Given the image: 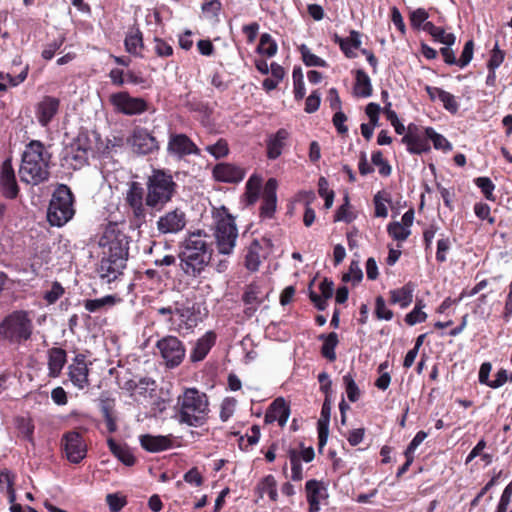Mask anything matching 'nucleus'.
<instances>
[{"mask_svg": "<svg viewBox=\"0 0 512 512\" xmlns=\"http://www.w3.org/2000/svg\"><path fill=\"white\" fill-rule=\"evenodd\" d=\"M52 154L41 141L32 140L22 154L19 176L22 182L37 185L49 178Z\"/></svg>", "mask_w": 512, "mask_h": 512, "instance_id": "1", "label": "nucleus"}, {"mask_svg": "<svg viewBox=\"0 0 512 512\" xmlns=\"http://www.w3.org/2000/svg\"><path fill=\"white\" fill-rule=\"evenodd\" d=\"M182 270L192 276L199 275L208 265L211 253L204 237L198 233H192L183 242L179 254Z\"/></svg>", "mask_w": 512, "mask_h": 512, "instance_id": "2", "label": "nucleus"}, {"mask_svg": "<svg viewBox=\"0 0 512 512\" xmlns=\"http://www.w3.org/2000/svg\"><path fill=\"white\" fill-rule=\"evenodd\" d=\"M100 245L107 251L103 252V258L100 261L98 273L102 280L110 283L122 274L126 266L127 248L123 243V238L115 237L112 240H106V237L100 240Z\"/></svg>", "mask_w": 512, "mask_h": 512, "instance_id": "3", "label": "nucleus"}, {"mask_svg": "<svg viewBox=\"0 0 512 512\" xmlns=\"http://www.w3.org/2000/svg\"><path fill=\"white\" fill-rule=\"evenodd\" d=\"M179 420L189 426H201L208 417L209 402L205 393L195 388L186 389L178 397Z\"/></svg>", "mask_w": 512, "mask_h": 512, "instance_id": "4", "label": "nucleus"}, {"mask_svg": "<svg viewBox=\"0 0 512 512\" xmlns=\"http://www.w3.org/2000/svg\"><path fill=\"white\" fill-rule=\"evenodd\" d=\"M176 188L171 175L160 170L153 171L146 182V206L156 211L162 210L172 200Z\"/></svg>", "mask_w": 512, "mask_h": 512, "instance_id": "5", "label": "nucleus"}, {"mask_svg": "<svg viewBox=\"0 0 512 512\" xmlns=\"http://www.w3.org/2000/svg\"><path fill=\"white\" fill-rule=\"evenodd\" d=\"M214 218L216 220L215 238L217 248L222 254H230L238 237L234 217L222 206L214 211Z\"/></svg>", "mask_w": 512, "mask_h": 512, "instance_id": "6", "label": "nucleus"}, {"mask_svg": "<svg viewBox=\"0 0 512 512\" xmlns=\"http://www.w3.org/2000/svg\"><path fill=\"white\" fill-rule=\"evenodd\" d=\"M73 215V195L66 185H61L53 193L47 211V219L51 225L61 227Z\"/></svg>", "mask_w": 512, "mask_h": 512, "instance_id": "7", "label": "nucleus"}, {"mask_svg": "<svg viewBox=\"0 0 512 512\" xmlns=\"http://www.w3.org/2000/svg\"><path fill=\"white\" fill-rule=\"evenodd\" d=\"M32 321L24 311H16L0 324V336L13 343H21L32 334Z\"/></svg>", "mask_w": 512, "mask_h": 512, "instance_id": "8", "label": "nucleus"}, {"mask_svg": "<svg viewBox=\"0 0 512 512\" xmlns=\"http://www.w3.org/2000/svg\"><path fill=\"white\" fill-rule=\"evenodd\" d=\"M430 128L423 127L414 123L407 126V131L402 138V143L407 147L410 154L421 155L431 150L430 146Z\"/></svg>", "mask_w": 512, "mask_h": 512, "instance_id": "9", "label": "nucleus"}, {"mask_svg": "<svg viewBox=\"0 0 512 512\" xmlns=\"http://www.w3.org/2000/svg\"><path fill=\"white\" fill-rule=\"evenodd\" d=\"M187 222L186 212L176 207L159 216L156 229L161 235H176L185 229Z\"/></svg>", "mask_w": 512, "mask_h": 512, "instance_id": "10", "label": "nucleus"}, {"mask_svg": "<svg viewBox=\"0 0 512 512\" xmlns=\"http://www.w3.org/2000/svg\"><path fill=\"white\" fill-rule=\"evenodd\" d=\"M157 349L166 365L178 366L185 357V348L182 342L175 336H165L158 340Z\"/></svg>", "mask_w": 512, "mask_h": 512, "instance_id": "11", "label": "nucleus"}, {"mask_svg": "<svg viewBox=\"0 0 512 512\" xmlns=\"http://www.w3.org/2000/svg\"><path fill=\"white\" fill-rule=\"evenodd\" d=\"M90 150L88 136L79 134L75 141L65 149L64 161L72 168L79 169L86 164Z\"/></svg>", "mask_w": 512, "mask_h": 512, "instance_id": "12", "label": "nucleus"}, {"mask_svg": "<svg viewBox=\"0 0 512 512\" xmlns=\"http://www.w3.org/2000/svg\"><path fill=\"white\" fill-rule=\"evenodd\" d=\"M126 202L132 210L134 222L140 226L146 218L147 206L145 204L144 189L138 182H132L126 194Z\"/></svg>", "mask_w": 512, "mask_h": 512, "instance_id": "13", "label": "nucleus"}, {"mask_svg": "<svg viewBox=\"0 0 512 512\" xmlns=\"http://www.w3.org/2000/svg\"><path fill=\"white\" fill-rule=\"evenodd\" d=\"M110 100L119 112L126 115H137L147 110V103L144 99L131 97L126 92L113 94Z\"/></svg>", "mask_w": 512, "mask_h": 512, "instance_id": "14", "label": "nucleus"}, {"mask_svg": "<svg viewBox=\"0 0 512 512\" xmlns=\"http://www.w3.org/2000/svg\"><path fill=\"white\" fill-rule=\"evenodd\" d=\"M67 459L72 463H79L86 456V445L82 436L75 431L66 433L62 439Z\"/></svg>", "mask_w": 512, "mask_h": 512, "instance_id": "15", "label": "nucleus"}, {"mask_svg": "<svg viewBox=\"0 0 512 512\" xmlns=\"http://www.w3.org/2000/svg\"><path fill=\"white\" fill-rule=\"evenodd\" d=\"M272 246L273 244L268 238H263L262 243L258 240H254L249 246L246 254V268L252 272L257 271L262 262V259H265L267 256L268 252L265 250H271Z\"/></svg>", "mask_w": 512, "mask_h": 512, "instance_id": "16", "label": "nucleus"}, {"mask_svg": "<svg viewBox=\"0 0 512 512\" xmlns=\"http://www.w3.org/2000/svg\"><path fill=\"white\" fill-rule=\"evenodd\" d=\"M133 150L138 154H149L158 149V142L144 128H136L129 139Z\"/></svg>", "mask_w": 512, "mask_h": 512, "instance_id": "17", "label": "nucleus"}, {"mask_svg": "<svg viewBox=\"0 0 512 512\" xmlns=\"http://www.w3.org/2000/svg\"><path fill=\"white\" fill-rule=\"evenodd\" d=\"M0 184L4 195L8 198H14L18 194V185L15 173L11 164V160L7 159L3 162L0 176Z\"/></svg>", "mask_w": 512, "mask_h": 512, "instance_id": "18", "label": "nucleus"}, {"mask_svg": "<svg viewBox=\"0 0 512 512\" xmlns=\"http://www.w3.org/2000/svg\"><path fill=\"white\" fill-rule=\"evenodd\" d=\"M277 181L274 178H270L264 187L263 191V204L261 206V216L271 218L276 209L277 197H276Z\"/></svg>", "mask_w": 512, "mask_h": 512, "instance_id": "19", "label": "nucleus"}, {"mask_svg": "<svg viewBox=\"0 0 512 512\" xmlns=\"http://www.w3.org/2000/svg\"><path fill=\"white\" fill-rule=\"evenodd\" d=\"M168 151L177 156L197 153L196 145L184 134H176L170 137Z\"/></svg>", "mask_w": 512, "mask_h": 512, "instance_id": "20", "label": "nucleus"}, {"mask_svg": "<svg viewBox=\"0 0 512 512\" xmlns=\"http://www.w3.org/2000/svg\"><path fill=\"white\" fill-rule=\"evenodd\" d=\"M213 176L221 182H239L244 177V170L229 163H221L213 169Z\"/></svg>", "mask_w": 512, "mask_h": 512, "instance_id": "21", "label": "nucleus"}, {"mask_svg": "<svg viewBox=\"0 0 512 512\" xmlns=\"http://www.w3.org/2000/svg\"><path fill=\"white\" fill-rule=\"evenodd\" d=\"M88 367L84 361V357L78 355L74 359V363L69 366V376L75 386L83 389L88 385Z\"/></svg>", "mask_w": 512, "mask_h": 512, "instance_id": "22", "label": "nucleus"}, {"mask_svg": "<svg viewBox=\"0 0 512 512\" xmlns=\"http://www.w3.org/2000/svg\"><path fill=\"white\" fill-rule=\"evenodd\" d=\"M290 409L287 406L285 400L283 398L276 399L265 415V422L272 423L274 421H278L280 426H284L289 418Z\"/></svg>", "mask_w": 512, "mask_h": 512, "instance_id": "23", "label": "nucleus"}, {"mask_svg": "<svg viewBox=\"0 0 512 512\" xmlns=\"http://www.w3.org/2000/svg\"><path fill=\"white\" fill-rule=\"evenodd\" d=\"M59 109V100L54 97H45L37 106V118L42 126H47Z\"/></svg>", "mask_w": 512, "mask_h": 512, "instance_id": "24", "label": "nucleus"}, {"mask_svg": "<svg viewBox=\"0 0 512 512\" xmlns=\"http://www.w3.org/2000/svg\"><path fill=\"white\" fill-rule=\"evenodd\" d=\"M243 301L247 305L245 314L248 317H252L263 302L260 287L256 284L249 285L243 295Z\"/></svg>", "mask_w": 512, "mask_h": 512, "instance_id": "25", "label": "nucleus"}, {"mask_svg": "<svg viewBox=\"0 0 512 512\" xmlns=\"http://www.w3.org/2000/svg\"><path fill=\"white\" fill-rule=\"evenodd\" d=\"M414 284L412 282L406 283L404 286L391 290L390 303L398 304L401 308L408 307L413 301Z\"/></svg>", "mask_w": 512, "mask_h": 512, "instance_id": "26", "label": "nucleus"}, {"mask_svg": "<svg viewBox=\"0 0 512 512\" xmlns=\"http://www.w3.org/2000/svg\"><path fill=\"white\" fill-rule=\"evenodd\" d=\"M215 343V335L212 332H207L203 337L198 339L196 342L191 354L190 359L193 362H198L203 360L212 346Z\"/></svg>", "mask_w": 512, "mask_h": 512, "instance_id": "27", "label": "nucleus"}, {"mask_svg": "<svg viewBox=\"0 0 512 512\" xmlns=\"http://www.w3.org/2000/svg\"><path fill=\"white\" fill-rule=\"evenodd\" d=\"M319 289L321 292V295H318L314 291H310V299L315 304V306L319 310H325L327 307V300L332 297L333 291H334V284L332 281L328 279H324L320 285Z\"/></svg>", "mask_w": 512, "mask_h": 512, "instance_id": "28", "label": "nucleus"}, {"mask_svg": "<svg viewBox=\"0 0 512 512\" xmlns=\"http://www.w3.org/2000/svg\"><path fill=\"white\" fill-rule=\"evenodd\" d=\"M66 363V352L61 348L48 351V369L51 377H57Z\"/></svg>", "mask_w": 512, "mask_h": 512, "instance_id": "29", "label": "nucleus"}, {"mask_svg": "<svg viewBox=\"0 0 512 512\" xmlns=\"http://www.w3.org/2000/svg\"><path fill=\"white\" fill-rule=\"evenodd\" d=\"M141 446L149 452H160L170 447L171 441L166 436L142 435L140 437Z\"/></svg>", "mask_w": 512, "mask_h": 512, "instance_id": "30", "label": "nucleus"}, {"mask_svg": "<svg viewBox=\"0 0 512 512\" xmlns=\"http://www.w3.org/2000/svg\"><path fill=\"white\" fill-rule=\"evenodd\" d=\"M380 106L375 103H369L366 107V114L369 117V123H363L361 125V132L364 138L369 140L373 135L374 127L378 124V114Z\"/></svg>", "mask_w": 512, "mask_h": 512, "instance_id": "31", "label": "nucleus"}, {"mask_svg": "<svg viewBox=\"0 0 512 512\" xmlns=\"http://www.w3.org/2000/svg\"><path fill=\"white\" fill-rule=\"evenodd\" d=\"M322 490L320 482L316 480H309L306 483L307 499L310 505L311 512H317L319 507L320 498L322 497Z\"/></svg>", "mask_w": 512, "mask_h": 512, "instance_id": "32", "label": "nucleus"}, {"mask_svg": "<svg viewBox=\"0 0 512 512\" xmlns=\"http://www.w3.org/2000/svg\"><path fill=\"white\" fill-rule=\"evenodd\" d=\"M386 230L388 235L396 241L398 248H402L403 242L411 235V229H407L398 221L390 222Z\"/></svg>", "mask_w": 512, "mask_h": 512, "instance_id": "33", "label": "nucleus"}, {"mask_svg": "<svg viewBox=\"0 0 512 512\" xmlns=\"http://www.w3.org/2000/svg\"><path fill=\"white\" fill-rule=\"evenodd\" d=\"M108 446H109L111 452L122 463H124L127 466H131L134 464L135 458L127 446L118 444L112 438L108 439Z\"/></svg>", "mask_w": 512, "mask_h": 512, "instance_id": "34", "label": "nucleus"}, {"mask_svg": "<svg viewBox=\"0 0 512 512\" xmlns=\"http://www.w3.org/2000/svg\"><path fill=\"white\" fill-rule=\"evenodd\" d=\"M288 132L285 129H280L274 138L268 143V157L270 159H276L280 156L282 148L285 145V141L288 138Z\"/></svg>", "mask_w": 512, "mask_h": 512, "instance_id": "35", "label": "nucleus"}, {"mask_svg": "<svg viewBox=\"0 0 512 512\" xmlns=\"http://www.w3.org/2000/svg\"><path fill=\"white\" fill-rule=\"evenodd\" d=\"M336 40L339 42L341 49L347 57H355L353 49H358L361 44L360 35L358 32L352 31L350 37L346 39H340L336 36Z\"/></svg>", "mask_w": 512, "mask_h": 512, "instance_id": "36", "label": "nucleus"}, {"mask_svg": "<svg viewBox=\"0 0 512 512\" xmlns=\"http://www.w3.org/2000/svg\"><path fill=\"white\" fill-rule=\"evenodd\" d=\"M354 93L360 97H368L371 95V84L370 79L365 72L357 70L356 72V83L354 87Z\"/></svg>", "mask_w": 512, "mask_h": 512, "instance_id": "37", "label": "nucleus"}, {"mask_svg": "<svg viewBox=\"0 0 512 512\" xmlns=\"http://www.w3.org/2000/svg\"><path fill=\"white\" fill-rule=\"evenodd\" d=\"M126 50L131 53L138 55V48L143 47L142 33L138 28L131 29L129 34L125 38Z\"/></svg>", "mask_w": 512, "mask_h": 512, "instance_id": "38", "label": "nucleus"}, {"mask_svg": "<svg viewBox=\"0 0 512 512\" xmlns=\"http://www.w3.org/2000/svg\"><path fill=\"white\" fill-rule=\"evenodd\" d=\"M175 314L179 316L181 323H183L186 328H192L197 325V316L192 308L176 304Z\"/></svg>", "mask_w": 512, "mask_h": 512, "instance_id": "39", "label": "nucleus"}, {"mask_svg": "<svg viewBox=\"0 0 512 512\" xmlns=\"http://www.w3.org/2000/svg\"><path fill=\"white\" fill-rule=\"evenodd\" d=\"M320 338L324 340V343L322 346L323 356L330 361H334L336 359V354H335L334 349L338 343L337 334L335 332H331L327 336L321 335Z\"/></svg>", "mask_w": 512, "mask_h": 512, "instance_id": "40", "label": "nucleus"}, {"mask_svg": "<svg viewBox=\"0 0 512 512\" xmlns=\"http://www.w3.org/2000/svg\"><path fill=\"white\" fill-rule=\"evenodd\" d=\"M474 184L481 190L487 200L495 201V196L493 194L495 184L489 177H477L474 179Z\"/></svg>", "mask_w": 512, "mask_h": 512, "instance_id": "41", "label": "nucleus"}, {"mask_svg": "<svg viewBox=\"0 0 512 512\" xmlns=\"http://www.w3.org/2000/svg\"><path fill=\"white\" fill-rule=\"evenodd\" d=\"M258 51L262 54L272 57L277 52V44L272 40V37L268 33L262 34L258 45Z\"/></svg>", "mask_w": 512, "mask_h": 512, "instance_id": "42", "label": "nucleus"}, {"mask_svg": "<svg viewBox=\"0 0 512 512\" xmlns=\"http://www.w3.org/2000/svg\"><path fill=\"white\" fill-rule=\"evenodd\" d=\"M343 383L345 385V390H346L348 399L351 402L358 401L360 398L361 392H360V389L358 388L353 376L350 373L343 376Z\"/></svg>", "mask_w": 512, "mask_h": 512, "instance_id": "43", "label": "nucleus"}, {"mask_svg": "<svg viewBox=\"0 0 512 512\" xmlns=\"http://www.w3.org/2000/svg\"><path fill=\"white\" fill-rule=\"evenodd\" d=\"M428 136L436 150H442L443 152L452 150V144L442 134L437 133L433 128H430V134Z\"/></svg>", "mask_w": 512, "mask_h": 512, "instance_id": "44", "label": "nucleus"}, {"mask_svg": "<svg viewBox=\"0 0 512 512\" xmlns=\"http://www.w3.org/2000/svg\"><path fill=\"white\" fill-rule=\"evenodd\" d=\"M474 213L482 221H487L490 225H494L496 219L491 215V208L487 203L477 202L474 204Z\"/></svg>", "mask_w": 512, "mask_h": 512, "instance_id": "45", "label": "nucleus"}, {"mask_svg": "<svg viewBox=\"0 0 512 512\" xmlns=\"http://www.w3.org/2000/svg\"><path fill=\"white\" fill-rule=\"evenodd\" d=\"M300 52L303 59V62L307 66H315V67H325L326 62L320 57L313 54L306 45L300 46Z\"/></svg>", "mask_w": 512, "mask_h": 512, "instance_id": "46", "label": "nucleus"}, {"mask_svg": "<svg viewBox=\"0 0 512 512\" xmlns=\"http://www.w3.org/2000/svg\"><path fill=\"white\" fill-rule=\"evenodd\" d=\"M505 51L500 49L498 43L496 42L493 49L491 50L490 58L487 62L488 70H496L505 59Z\"/></svg>", "mask_w": 512, "mask_h": 512, "instance_id": "47", "label": "nucleus"}, {"mask_svg": "<svg viewBox=\"0 0 512 512\" xmlns=\"http://www.w3.org/2000/svg\"><path fill=\"white\" fill-rule=\"evenodd\" d=\"M363 278V273L359 267V262L352 260L349 266V271L342 277L343 282H352L353 284L359 283Z\"/></svg>", "mask_w": 512, "mask_h": 512, "instance_id": "48", "label": "nucleus"}, {"mask_svg": "<svg viewBox=\"0 0 512 512\" xmlns=\"http://www.w3.org/2000/svg\"><path fill=\"white\" fill-rule=\"evenodd\" d=\"M386 121H389L391 123L397 134L404 136V134L407 131V128L399 120L396 112L391 109V103L388 102H386Z\"/></svg>", "mask_w": 512, "mask_h": 512, "instance_id": "49", "label": "nucleus"}, {"mask_svg": "<svg viewBox=\"0 0 512 512\" xmlns=\"http://www.w3.org/2000/svg\"><path fill=\"white\" fill-rule=\"evenodd\" d=\"M451 249V241L449 237H445L442 235L440 239L437 241V250H436V261L438 263H444L447 261V253Z\"/></svg>", "mask_w": 512, "mask_h": 512, "instance_id": "50", "label": "nucleus"}, {"mask_svg": "<svg viewBox=\"0 0 512 512\" xmlns=\"http://www.w3.org/2000/svg\"><path fill=\"white\" fill-rule=\"evenodd\" d=\"M436 91L438 92V98L443 103L444 108L451 113H456L459 109V104L454 95L445 90Z\"/></svg>", "mask_w": 512, "mask_h": 512, "instance_id": "51", "label": "nucleus"}, {"mask_svg": "<svg viewBox=\"0 0 512 512\" xmlns=\"http://www.w3.org/2000/svg\"><path fill=\"white\" fill-rule=\"evenodd\" d=\"M428 433L425 431H419L416 433L414 438L411 440L405 450V456H408V463H412L414 459V452L417 447L426 439Z\"/></svg>", "mask_w": 512, "mask_h": 512, "instance_id": "52", "label": "nucleus"}, {"mask_svg": "<svg viewBox=\"0 0 512 512\" xmlns=\"http://www.w3.org/2000/svg\"><path fill=\"white\" fill-rule=\"evenodd\" d=\"M115 303V298L113 296H105L99 299L87 300L85 302V308L89 312H96L102 309L107 305H113Z\"/></svg>", "mask_w": 512, "mask_h": 512, "instance_id": "53", "label": "nucleus"}, {"mask_svg": "<svg viewBox=\"0 0 512 512\" xmlns=\"http://www.w3.org/2000/svg\"><path fill=\"white\" fill-rule=\"evenodd\" d=\"M428 18L429 14L424 8H418L409 15L411 27L415 30H419Z\"/></svg>", "mask_w": 512, "mask_h": 512, "instance_id": "54", "label": "nucleus"}, {"mask_svg": "<svg viewBox=\"0 0 512 512\" xmlns=\"http://www.w3.org/2000/svg\"><path fill=\"white\" fill-rule=\"evenodd\" d=\"M355 218L354 213L350 210L348 195L344 197V203L337 210L335 215V221L351 222Z\"/></svg>", "mask_w": 512, "mask_h": 512, "instance_id": "55", "label": "nucleus"}, {"mask_svg": "<svg viewBox=\"0 0 512 512\" xmlns=\"http://www.w3.org/2000/svg\"><path fill=\"white\" fill-rule=\"evenodd\" d=\"M289 458L291 462L292 480L300 481L302 479V466L299 462L298 451L292 449L289 451Z\"/></svg>", "mask_w": 512, "mask_h": 512, "instance_id": "56", "label": "nucleus"}, {"mask_svg": "<svg viewBox=\"0 0 512 512\" xmlns=\"http://www.w3.org/2000/svg\"><path fill=\"white\" fill-rule=\"evenodd\" d=\"M474 53V41L472 39L468 40L462 50L460 58L458 60V66L460 68L466 67L472 60Z\"/></svg>", "mask_w": 512, "mask_h": 512, "instance_id": "57", "label": "nucleus"}, {"mask_svg": "<svg viewBox=\"0 0 512 512\" xmlns=\"http://www.w3.org/2000/svg\"><path fill=\"white\" fill-rule=\"evenodd\" d=\"M438 231V226L436 224H430L423 231V245L426 254H431L432 252V242L435 234Z\"/></svg>", "mask_w": 512, "mask_h": 512, "instance_id": "58", "label": "nucleus"}, {"mask_svg": "<svg viewBox=\"0 0 512 512\" xmlns=\"http://www.w3.org/2000/svg\"><path fill=\"white\" fill-rule=\"evenodd\" d=\"M434 41L442 43L446 46H452L455 43L456 37L453 33H447L444 28L438 27L432 35Z\"/></svg>", "mask_w": 512, "mask_h": 512, "instance_id": "59", "label": "nucleus"}, {"mask_svg": "<svg viewBox=\"0 0 512 512\" xmlns=\"http://www.w3.org/2000/svg\"><path fill=\"white\" fill-rule=\"evenodd\" d=\"M512 497V481L504 488L495 512H507Z\"/></svg>", "mask_w": 512, "mask_h": 512, "instance_id": "60", "label": "nucleus"}, {"mask_svg": "<svg viewBox=\"0 0 512 512\" xmlns=\"http://www.w3.org/2000/svg\"><path fill=\"white\" fill-rule=\"evenodd\" d=\"M206 150L216 158L224 157L228 154V144L225 140L220 139L215 144L206 147Z\"/></svg>", "mask_w": 512, "mask_h": 512, "instance_id": "61", "label": "nucleus"}, {"mask_svg": "<svg viewBox=\"0 0 512 512\" xmlns=\"http://www.w3.org/2000/svg\"><path fill=\"white\" fill-rule=\"evenodd\" d=\"M427 318L428 315L426 312L418 309H412L409 313L405 315L404 322L407 323L409 326H413L417 323L425 322Z\"/></svg>", "mask_w": 512, "mask_h": 512, "instance_id": "62", "label": "nucleus"}, {"mask_svg": "<svg viewBox=\"0 0 512 512\" xmlns=\"http://www.w3.org/2000/svg\"><path fill=\"white\" fill-rule=\"evenodd\" d=\"M262 490L266 493L273 501L277 499L276 480L273 476L268 475L262 482Z\"/></svg>", "mask_w": 512, "mask_h": 512, "instance_id": "63", "label": "nucleus"}, {"mask_svg": "<svg viewBox=\"0 0 512 512\" xmlns=\"http://www.w3.org/2000/svg\"><path fill=\"white\" fill-rule=\"evenodd\" d=\"M17 427L23 436H25L29 441H32L34 425L30 419L24 417L18 418Z\"/></svg>", "mask_w": 512, "mask_h": 512, "instance_id": "64", "label": "nucleus"}]
</instances>
